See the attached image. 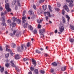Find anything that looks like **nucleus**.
Masks as SVG:
<instances>
[{
  "label": "nucleus",
  "instance_id": "f257e3e1",
  "mask_svg": "<svg viewBox=\"0 0 74 74\" xmlns=\"http://www.w3.org/2000/svg\"><path fill=\"white\" fill-rule=\"evenodd\" d=\"M45 32V29L43 28L42 29H41L39 30V33L41 36L40 37L42 38H44L45 37L44 33Z\"/></svg>",
  "mask_w": 74,
  "mask_h": 74
},
{
  "label": "nucleus",
  "instance_id": "f03ea898",
  "mask_svg": "<svg viewBox=\"0 0 74 74\" xmlns=\"http://www.w3.org/2000/svg\"><path fill=\"white\" fill-rule=\"evenodd\" d=\"M24 47L26 49V46L25 45H21V48L20 47H18L17 49V51H18V52H21V50H23L24 49Z\"/></svg>",
  "mask_w": 74,
  "mask_h": 74
},
{
  "label": "nucleus",
  "instance_id": "7ed1b4c3",
  "mask_svg": "<svg viewBox=\"0 0 74 74\" xmlns=\"http://www.w3.org/2000/svg\"><path fill=\"white\" fill-rule=\"evenodd\" d=\"M5 8L8 12L11 11V9L9 7V3H7L5 5Z\"/></svg>",
  "mask_w": 74,
  "mask_h": 74
},
{
  "label": "nucleus",
  "instance_id": "20e7f679",
  "mask_svg": "<svg viewBox=\"0 0 74 74\" xmlns=\"http://www.w3.org/2000/svg\"><path fill=\"white\" fill-rule=\"evenodd\" d=\"M44 14H45V16H46V15H48V16H49V17H50V18H51V17H53V14H52L51 15V14H50V13H49V12H44Z\"/></svg>",
  "mask_w": 74,
  "mask_h": 74
},
{
  "label": "nucleus",
  "instance_id": "39448f33",
  "mask_svg": "<svg viewBox=\"0 0 74 74\" xmlns=\"http://www.w3.org/2000/svg\"><path fill=\"white\" fill-rule=\"evenodd\" d=\"M59 29V31L60 32V33H63V32L64 30V27L63 26H61L60 27Z\"/></svg>",
  "mask_w": 74,
  "mask_h": 74
},
{
  "label": "nucleus",
  "instance_id": "423d86ee",
  "mask_svg": "<svg viewBox=\"0 0 74 74\" xmlns=\"http://www.w3.org/2000/svg\"><path fill=\"white\" fill-rule=\"evenodd\" d=\"M14 61L11 60L10 61L11 65V66H12L13 67H16V66L14 64Z\"/></svg>",
  "mask_w": 74,
  "mask_h": 74
},
{
  "label": "nucleus",
  "instance_id": "0eeeda50",
  "mask_svg": "<svg viewBox=\"0 0 74 74\" xmlns=\"http://www.w3.org/2000/svg\"><path fill=\"white\" fill-rule=\"evenodd\" d=\"M5 16L2 17V18L3 19V22L1 24L2 25V26H5L6 25V24L4 23V22H5V20H4V19H5Z\"/></svg>",
  "mask_w": 74,
  "mask_h": 74
},
{
  "label": "nucleus",
  "instance_id": "6e6552de",
  "mask_svg": "<svg viewBox=\"0 0 74 74\" xmlns=\"http://www.w3.org/2000/svg\"><path fill=\"white\" fill-rule=\"evenodd\" d=\"M73 1H71L69 3V6L70 7H71V8L73 7V6H74V4H73Z\"/></svg>",
  "mask_w": 74,
  "mask_h": 74
},
{
  "label": "nucleus",
  "instance_id": "1a4fd4ad",
  "mask_svg": "<svg viewBox=\"0 0 74 74\" xmlns=\"http://www.w3.org/2000/svg\"><path fill=\"white\" fill-rule=\"evenodd\" d=\"M28 26H29V24L28 23H26L24 24L23 27L24 28H27V27H28Z\"/></svg>",
  "mask_w": 74,
  "mask_h": 74
},
{
  "label": "nucleus",
  "instance_id": "9d476101",
  "mask_svg": "<svg viewBox=\"0 0 74 74\" xmlns=\"http://www.w3.org/2000/svg\"><path fill=\"white\" fill-rule=\"evenodd\" d=\"M6 51H8V52H9L10 51V49H8L10 48V46L9 45H6Z\"/></svg>",
  "mask_w": 74,
  "mask_h": 74
},
{
  "label": "nucleus",
  "instance_id": "9b49d317",
  "mask_svg": "<svg viewBox=\"0 0 74 74\" xmlns=\"http://www.w3.org/2000/svg\"><path fill=\"white\" fill-rule=\"evenodd\" d=\"M32 61L33 63V64L34 65V67L36 66V60H34V59H32Z\"/></svg>",
  "mask_w": 74,
  "mask_h": 74
},
{
  "label": "nucleus",
  "instance_id": "f8f14e48",
  "mask_svg": "<svg viewBox=\"0 0 74 74\" xmlns=\"http://www.w3.org/2000/svg\"><path fill=\"white\" fill-rule=\"evenodd\" d=\"M26 18V17L24 16L22 17V19L23 20V23H25L26 21L25 20V19Z\"/></svg>",
  "mask_w": 74,
  "mask_h": 74
},
{
  "label": "nucleus",
  "instance_id": "ddd939ff",
  "mask_svg": "<svg viewBox=\"0 0 74 74\" xmlns=\"http://www.w3.org/2000/svg\"><path fill=\"white\" fill-rule=\"evenodd\" d=\"M47 6L46 5H44L42 6V8H43L44 11H45V10L47 9Z\"/></svg>",
  "mask_w": 74,
  "mask_h": 74
},
{
  "label": "nucleus",
  "instance_id": "4468645a",
  "mask_svg": "<svg viewBox=\"0 0 74 74\" xmlns=\"http://www.w3.org/2000/svg\"><path fill=\"white\" fill-rule=\"evenodd\" d=\"M15 58L16 59H19L20 58L19 57V55L17 54V55H16Z\"/></svg>",
  "mask_w": 74,
  "mask_h": 74
},
{
  "label": "nucleus",
  "instance_id": "2eb2a0df",
  "mask_svg": "<svg viewBox=\"0 0 74 74\" xmlns=\"http://www.w3.org/2000/svg\"><path fill=\"white\" fill-rule=\"evenodd\" d=\"M42 21H43L42 19H38L37 20V22L38 23H41L42 22Z\"/></svg>",
  "mask_w": 74,
  "mask_h": 74
},
{
  "label": "nucleus",
  "instance_id": "dca6fc26",
  "mask_svg": "<svg viewBox=\"0 0 74 74\" xmlns=\"http://www.w3.org/2000/svg\"><path fill=\"white\" fill-rule=\"evenodd\" d=\"M51 64L52 66H58V64L56 63L55 62L52 63Z\"/></svg>",
  "mask_w": 74,
  "mask_h": 74
},
{
  "label": "nucleus",
  "instance_id": "f3484780",
  "mask_svg": "<svg viewBox=\"0 0 74 74\" xmlns=\"http://www.w3.org/2000/svg\"><path fill=\"white\" fill-rule=\"evenodd\" d=\"M28 29L29 30H33V27H32V26L31 25H29L28 26Z\"/></svg>",
  "mask_w": 74,
  "mask_h": 74
},
{
  "label": "nucleus",
  "instance_id": "a211bd4d",
  "mask_svg": "<svg viewBox=\"0 0 74 74\" xmlns=\"http://www.w3.org/2000/svg\"><path fill=\"white\" fill-rule=\"evenodd\" d=\"M10 27L12 26V27H14V26H15V25H16V23H12V24H11L10 25Z\"/></svg>",
  "mask_w": 74,
  "mask_h": 74
},
{
  "label": "nucleus",
  "instance_id": "6ab92c4d",
  "mask_svg": "<svg viewBox=\"0 0 74 74\" xmlns=\"http://www.w3.org/2000/svg\"><path fill=\"white\" fill-rule=\"evenodd\" d=\"M69 40L71 42H74V39L73 38H70L69 39Z\"/></svg>",
  "mask_w": 74,
  "mask_h": 74
},
{
  "label": "nucleus",
  "instance_id": "aec40b11",
  "mask_svg": "<svg viewBox=\"0 0 74 74\" xmlns=\"http://www.w3.org/2000/svg\"><path fill=\"white\" fill-rule=\"evenodd\" d=\"M62 19L63 21V23H66V19L64 17H63V16H62Z\"/></svg>",
  "mask_w": 74,
  "mask_h": 74
},
{
  "label": "nucleus",
  "instance_id": "412c9836",
  "mask_svg": "<svg viewBox=\"0 0 74 74\" xmlns=\"http://www.w3.org/2000/svg\"><path fill=\"white\" fill-rule=\"evenodd\" d=\"M70 28L71 29V30H74V27L73 25H71L70 26Z\"/></svg>",
  "mask_w": 74,
  "mask_h": 74
},
{
  "label": "nucleus",
  "instance_id": "4be33fe9",
  "mask_svg": "<svg viewBox=\"0 0 74 74\" xmlns=\"http://www.w3.org/2000/svg\"><path fill=\"white\" fill-rule=\"evenodd\" d=\"M66 70V66H64V67H62L61 68L62 71H65Z\"/></svg>",
  "mask_w": 74,
  "mask_h": 74
},
{
  "label": "nucleus",
  "instance_id": "5701e85b",
  "mask_svg": "<svg viewBox=\"0 0 74 74\" xmlns=\"http://www.w3.org/2000/svg\"><path fill=\"white\" fill-rule=\"evenodd\" d=\"M65 10H66L67 12H69L70 11V9H69V7H67V6H66L65 8Z\"/></svg>",
  "mask_w": 74,
  "mask_h": 74
},
{
  "label": "nucleus",
  "instance_id": "b1692460",
  "mask_svg": "<svg viewBox=\"0 0 74 74\" xmlns=\"http://www.w3.org/2000/svg\"><path fill=\"white\" fill-rule=\"evenodd\" d=\"M21 21L19 19H18L17 20V23H18V24H21Z\"/></svg>",
  "mask_w": 74,
  "mask_h": 74
},
{
  "label": "nucleus",
  "instance_id": "393cba45",
  "mask_svg": "<svg viewBox=\"0 0 74 74\" xmlns=\"http://www.w3.org/2000/svg\"><path fill=\"white\" fill-rule=\"evenodd\" d=\"M11 47L12 48H15L16 47V45L14 43H12V44Z\"/></svg>",
  "mask_w": 74,
  "mask_h": 74
},
{
  "label": "nucleus",
  "instance_id": "a878e982",
  "mask_svg": "<svg viewBox=\"0 0 74 74\" xmlns=\"http://www.w3.org/2000/svg\"><path fill=\"white\" fill-rule=\"evenodd\" d=\"M66 18H67L68 21V22H69L70 19V17H69V16H68L67 15H66Z\"/></svg>",
  "mask_w": 74,
  "mask_h": 74
},
{
  "label": "nucleus",
  "instance_id": "bb28decb",
  "mask_svg": "<svg viewBox=\"0 0 74 74\" xmlns=\"http://www.w3.org/2000/svg\"><path fill=\"white\" fill-rule=\"evenodd\" d=\"M48 7L50 10V12H52V10H51L52 8H51V5H48Z\"/></svg>",
  "mask_w": 74,
  "mask_h": 74
},
{
  "label": "nucleus",
  "instance_id": "cd10ccee",
  "mask_svg": "<svg viewBox=\"0 0 74 74\" xmlns=\"http://www.w3.org/2000/svg\"><path fill=\"white\" fill-rule=\"evenodd\" d=\"M37 30L36 29H35L33 31L34 34H37Z\"/></svg>",
  "mask_w": 74,
  "mask_h": 74
},
{
  "label": "nucleus",
  "instance_id": "c85d7f7f",
  "mask_svg": "<svg viewBox=\"0 0 74 74\" xmlns=\"http://www.w3.org/2000/svg\"><path fill=\"white\" fill-rule=\"evenodd\" d=\"M34 72L35 73V74H38V69H36L34 70Z\"/></svg>",
  "mask_w": 74,
  "mask_h": 74
},
{
  "label": "nucleus",
  "instance_id": "c756f323",
  "mask_svg": "<svg viewBox=\"0 0 74 74\" xmlns=\"http://www.w3.org/2000/svg\"><path fill=\"white\" fill-rule=\"evenodd\" d=\"M13 21L14 22H15V21H17V18H16V17H14L13 18Z\"/></svg>",
  "mask_w": 74,
  "mask_h": 74
},
{
  "label": "nucleus",
  "instance_id": "7c9ffc66",
  "mask_svg": "<svg viewBox=\"0 0 74 74\" xmlns=\"http://www.w3.org/2000/svg\"><path fill=\"white\" fill-rule=\"evenodd\" d=\"M4 67H2V68H1V69L0 70H1V73L3 72V71H4Z\"/></svg>",
  "mask_w": 74,
  "mask_h": 74
},
{
  "label": "nucleus",
  "instance_id": "2f4dec72",
  "mask_svg": "<svg viewBox=\"0 0 74 74\" xmlns=\"http://www.w3.org/2000/svg\"><path fill=\"white\" fill-rule=\"evenodd\" d=\"M31 45V44H30V42H28L27 43V47H30Z\"/></svg>",
  "mask_w": 74,
  "mask_h": 74
},
{
  "label": "nucleus",
  "instance_id": "473e14b6",
  "mask_svg": "<svg viewBox=\"0 0 74 74\" xmlns=\"http://www.w3.org/2000/svg\"><path fill=\"white\" fill-rule=\"evenodd\" d=\"M9 66L10 64L8 63H6L5 64V66H6V67L8 68L9 67Z\"/></svg>",
  "mask_w": 74,
  "mask_h": 74
},
{
  "label": "nucleus",
  "instance_id": "72a5a7b5",
  "mask_svg": "<svg viewBox=\"0 0 74 74\" xmlns=\"http://www.w3.org/2000/svg\"><path fill=\"white\" fill-rule=\"evenodd\" d=\"M30 69L32 71H34V67L32 66H31L30 67Z\"/></svg>",
  "mask_w": 74,
  "mask_h": 74
},
{
  "label": "nucleus",
  "instance_id": "f704fd0d",
  "mask_svg": "<svg viewBox=\"0 0 74 74\" xmlns=\"http://www.w3.org/2000/svg\"><path fill=\"white\" fill-rule=\"evenodd\" d=\"M37 12L38 13V14H40L41 13V10H39L37 11Z\"/></svg>",
  "mask_w": 74,
  "mask_h": 74
},
{
  "label": "nucleus",
  "instance_id": "c9c22d12",
  "mask_svg": "<svg viewBox=\"0 0 74 74\" xmlns=\"http://www.w3.org/2000/svg\"><path fill=\"white\" fill-rule=\"evenodd\" d=\"M23 60H24V62H25V61H27V60H29V59H28V58H24V59H23Z\"/></svg>",
  "mask_w": 74,
  "mask_h": 74
},
{
  "label": "nucleus",
  "instance_id": "e433bc0d",
  "mask_svg": "<svg viewBox=\"0 0 74 74\" xmlns=\"http://www.w3.org/2000/svg\"><path fill=\"white\" fill-rule=\"evenodd\" d=\"M36 52L38 53H40V51L38 50L37 49L36 50Z\"/></svg>",
  "mask_w": 74,
  "mask_h": 74
},
{
  "label": "nucleus",
  "instance_id": "4c0bfd02",
  "mask_svg": "<svg viewBox=\"0 0 74 74\" xmlns=\"http://www.w3.org/2000/svg\"><path fill=\"white\" fill-rule=\"evenodd\" d=\"M5 14H6V12H5V13H4L3 12H1V16H3L5 15Z\"/></svg>",
  "mask_w": 74,
  "mask_h": 74
},
{
  "label": "nucleus",
  "instance_id": "58836bf2",
  "mask_svg": "<svg viewBox=\"0 0 74 74\" xmlns=\"http://www.w3.org/2000/svg\"><path fill=\"white\" fill-rule=\"evenodd\" d=\"M15 3H16V1H13L12 3V5H15Z\"/></svg>",
  "mask_w": 74,
  "mask_h": 74
},
{
  "label": "nucleus",
  "instance_id": "ea45409f",
  "mask_svg": "<svg viewBox=\"0 0 74 74\" xmlns=\"http://www.w3.org/2000/svg\"><path fill=\"white\" fill-rule=\"evenodd\" d=\"M40 72L42 74H44V73H45V71H43L42 70L40 71Z\"/></svg>",
  "mask_w": 74,
  "mask_h": 74
},
{
  "label": "nucleus",
  "instance_id": "a19ab883",
  "mask_svg": "<svg viewBox=\"0 0 74 74\" xmlns=\"http://www.w3.org/2000/svg\"><path fill=\"white\" fill-rule=\"evenodd\" d=\"M9 35H10V36H12V37H14V35H15V34H12V33H10L9 34Z\"/></svg>",
  "mask_w": 74,
  "mask_h": 74
},
{
  "label": "nucleus",
  "instance_id": "79ce46f5",
  "mask_svg": "<svg viewBox=\"0 0 74 74\" xmlns=\"http://www.w3.org/2000/svg\"><path fill=\"white\" fill-rule=\"evenodd\" d=\"M5 58H8L9 56V53H8L5 55Z\"/></svg>",
  "mask_w": 74,
  "mask_h": 74
},
{
  "label": "nucleus",
  "instance_id": "37998d69",
  "mask_svg": "<svg viewBox=\"0 0 74 74\" xmlns=\"http://www.w3.org/2000/svg\"><path fill=\"white\" fill-rule=\"evenodd\" d=\"M41 27V25H40V24H38V29H40V28Z\"/></svg>",
  "mask_w": 74,
  "mask_h": 74
},
{
  "label": "nucleus",
  "instance_id": "c03bdc74",
  "mask_svg": "<svg viewBox=\"0 0 74 74\" xmlns=\"http://www.w3.org/2000/svg\"><path fill=\"white\" fill-rule=\"evenodd\" d=\"M65 12V11H64V10H62V15H64V13Z\"/></svg>",
  "mask_w": 74,
  "mask_h": 74
},
{
  "label": "nucleus",
  "instance_id": "a18cd8bd",
  "mask_svg": "<svg viewBox=\"0 0 74 74\" xmlns=\"http://www.w3.org/2000/svg\"><path fill=\"white\" fill-rule=\"evenodd\" d=\"M44 1V0H40L39 1V3H43Z\"/></svg>",
  "mask_w": 74,
  "mask_h": 74
},
{
  "label": "nucleus",
  "instance_id": "49530a36",
  "mask_svg": "<svg viewBox=\"0 0 74 74\" xmlns=\"http://www.w3.org/2000/svg\"><path fill=\"white\" fill-rule=\"evenodd\" d=\"M35 17H36V15H34L33 16H32L31 17V18L34 19V18H35Z\"/></svg>",
  "mask_w": 74,
  "mask_h": 74
},
{
  "label": "nucleus",
  "instance_id": "de8ad7c7",
  "mask_svg": "<svg viewBox=\"0 0 74 74\" xmlns=\"http://www.w3.org/2000/svg\"><path fill=\"white\" fill-rule=\"evenodd\" d=\"M26 14V11H24L23 13V16H25V14Z\"/></svg>",
  "mask_w": 74,
  "mask_h": 74
},
{
  "label": "nucleus",
  "instance_id": "09e8293b",
  "mask_svg": "<svg viewBox=\"0 0 74 74\" xmlns=\"http://www.w3.org/2000/svg\"><path fill=\"white\" fill-rule=\"evenodd\" d=\"M71 1H73L72 0H66V2H68V3H70V2Z\"/></svg>",
  "mask_w": 74,
  "mask_h": 74
},
{
  "label": "nucleus",
  "instance_id": "8fccbe9b",
  "mask_svg": "<svg viewBox=\"0 0 74 74\" xmlns=\"http://www.w3.org/2000/svg\"><path fill=\"white\" fill-rule=\"evenodd\" d=\"M57 5L58 7H60L61 6V5H60V3H59V2H58L57 3Z\"/></svg>",
  "mask_w": 74,
  "mask_h": 74
},
{
  "label": "nucleus",
  "instance_id": "3c124183",
  "mask_svg": "<svg viewBox=\"0 0 74 74\" xmlns=\"http://www.w3.org/2000/svg\"><path fill=\"white\" fill-rule=\"evenodd\" d=\"M56 10L57 11H58V12H59V11H60V9H59L58 8H56Z\"/></svg>",
  "mask_w": 74,
  "mask_h": 74
},
{
  "label": "nucleus",
  "instance_id": "603ef678",
  "mask_svg": "<svg viewBox=\"0 0 74 74\" xmlns=\"http://www.w3.org/2000/svg\"><path fill=\"white\" fill-rule=\"evenodd\" d=\"M17 32V31H13V34H15V33H16Z\"/></svg>",
  "mask_w": 74,
  "mask_h": 74
},
{
  "label": "nucleus",
  "instance_id": "864d4df0",
  "mask_svg": "<svg viewBox=\"0 0 74 74\" xmlns=\"http://www.w3.org/2000/svg\"><path fill=\"white\" fill-rule=\"evenodd\" d=\"M33 8L34 9H36V5H33Z\"/></svg>",
  "mask_w": 74,
  "mask_h": 74
},
{
  "label": "nucleus",
  "instance_id": "5fc2aeb1",
  "mask_svg": "<svg viewBox=\"0 0 74 74\" xmlns=\"http://www.w3.org/2000/svg\"><path fill=\"white\" fill-rule=\"evenodd\" d=\"M7 22L8 23H11V20H8Z\"/></svg>",
  "mask_w": 74,
  "mask_h": 74
},
{
  "label": "nucleus",
  "instance_id": "6e6d98bb",
  "mask_svg": "<svg viewBox=\"0 0 74 74\" xmlns=\"http://www.w3.org/2000/svg\"><path fill=\"white\" fill-rule=\"evenodd\" d=\"M54 71V70L52 69L51 70V73H53Z\"/></svg>",
  "mask_w": 74,
  "mask_h": 74
},
{
  "label": "nucleus",
  "instance_id": "4d7b16f0",
  "mask_svg": "<svg viewBox=\"0 0 74 74\" xmlns=\"http://www.w3.org/2000/svg\"><path fill=\"white\" fill-rule=\"evenodd\" d=\"M0 50L1 51H3V48H2V47L1 46H0Z\"/></svg>",
  "mask_w": 74,
  "mask_h": 74
},
{
  "label": "nucleus",
  "instance_id": "13d9d810",
  "mask_svg": "<svg viewBox=\"0 0 74 74\" xmlns=\"http://www.w3.org/2000/svg\"><path fill=\"white\" fill-rule=\"evenodd\" d=\"M18 6H19L20 7H21V5L20 4V3L19 2H18Z\"/></svg>",
  "mask_w": 74,
  "mask_h": 74
},
{
  "label": "nucleus",
  "instance_id": "bf43d9fd",
  "mask_svg": "<svg viewBox=\"0 0 74 74\" xmlns=\"http://www.w3.org/2000/svg\"><path fill=\"white\" fill-rule=\"evenodd\" d=\"M16 70L17 71H18V72H19V69H18V68H16Z\"/></svg>",
  "mask_w": 74,
  "mask_h": 74
},
{
  "label": "nucleus",
  "instance_id": "052dcab7",
  "mask_svg": "<svg viewBox=\"0 0 74 74\" xmlns=\"http://www.w3.org/2000/svg\"><path fill=\"white\" fill-rule=\"evenodd\" d=\"M6 62L7 63H9V60H6Z\"/></svg>",
  "mask_w": 74,
  "mask_h": 74
},
{
  "label": "nucleus",
  "instance_id": "680f3d73",
  "mask_svg": "<svg viewBox=\"0 0 74 74\" xmlns=\"http://www.w3.org/2000/svg\"><path fill=\"white\" fill-rule=\"evenodd\" d=\"M46 19L47 21H48V17L46 16V17L45 18Z\"/></svg>",
  "mask_w": 74,
  "mask_h": 74
},
{
  "label": "nucleus",
  "instance_id": "e2e57ef3",
  "mask_svg": "<svg viewBox=\"0 0 74 74\" xmlns=\"http://www.w3.org/2000/svg\"><path fill=\"white\" fill-rule=\"evenodd\" d=\"M57 32H58V30L57 29H56L55 31V33L56 34L57 33Z\"/></svg>",
  "mask_w": 74,
  "mask_h": 74
},
{
  "label": "nucleus",
  "instance_id": "0e129e2a",
  "mask_svg": "<svg viewBox=\"0 0 74 74\" xmlns=\"http://www.w3.org/2000/svg\"><path fill=\"white\" fill-rule=\"evenodd\" d=\"M29 12H31L30 13V14H31V15H32V11H30V10H29Z\"/></svg>",
  "mask_w": 74,
  "mask_h": 74
},
{
  "label": "nucleus",
  "instance_id": "69168bd1",
  "mask_svg": "<svg viewBox=\"0 0 74 74\" xmlns=\"http://www.w3.org/2000/svg\"><path fill=\"white\" fill-rule=\"evenodd\" d=\"M48 56V54H45V57H47Z\"/></svg>",
  "mask_w": 74,
  "mask_h": 74
},
{
  "label": "nucleus",
  "instance_id": "338daca9",
  "mask_svg": "<svg viewBox=\"0 0 74 74\" xmlns=\"http://www.w3.org/2000/svg\"><path fill=\"white\" fill-rule=\"evenodd\" d=\"M40 49L41 50V51H43L44 50V49L42 48H40Z\"/></svg>",
  "mask_w": 74,
  "mask_h": 74
},
{
  "label": "nucleus",
  "instance_id": "774afa93",
  "mask_svg": "<svg viewBox=\"0 0 74 74\" xmlns=\"http://www.w3.org/2000/svg\"><path fill=\"white\" fill-rule=\"evenodd\" d=\"M28 74H32V72L31 71H30L28 73Z\"/></svg>",
  "mask_w": 74,
  "mask_h": 74
}]
</instances>
